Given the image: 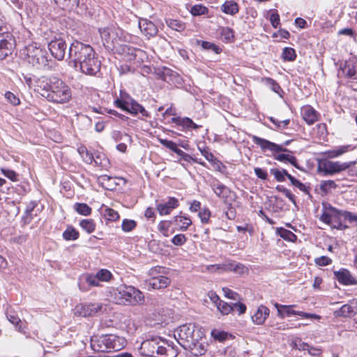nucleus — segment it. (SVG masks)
Wrapping results in <instances>:
<instances>
[{"label":"nucleus","mask_w":357,"mask_h":357,"mask_svg":"<svg viewBox=\"0 0 357 357\" xmlns=\"http://www.w3.org/2000/svg\"><path fill=\"white\" fill-rule=\"evenodd\" d=\"M38 88L41 96L48 101L65 104L72 98V91L70 86L62 79L56 77H43L38 80Z\"/></svg>","instance_id":"obj_1"},{"label":"nucleus","mask_w":357,"mask_h":357,"mask_svg":"<svg viewBox=\"0 0 357 357\" xmlns=\"http://www.w3.org/2000/svg\"><path fill=\"white\" fill-rule=\"evenodd\" d=\"M141 354L149 357H176L177 351L160 337L144 340L140 347Z\"/></svg>","instance_id":"obj_2"},{"label":"nucleus","mask_w":357,"mask_h":357,"mask_svg":"<svg viewBox=\"0 0 357 357\" xmlns=\"http://www.w3.org/2000/svg\"><path fill=\"white\" fill-rule=\"evenodd\" d=\"M114 298L118 304L129 306L142 305L145 301L141 290L126 284H121L114 290Z\"/></svg>","instance_id":"obj_3"},{"label":"nucleus","mask_w":357,"mask_h":357,"mask_svg":"<svg viewBox=\"0 0 357 357\" xmlns=\"http://www.w3.org/2000/svg\"><path fill=\"white\" fill-rule=\"evenodd\" d=\"M126 344L125 338L114 335H93L91 338V347L95 352L119 351Z\"/></svg>","instance_id":"obj_4"},{"label":"nucleus","mask_w":357,"mask_h":357,"mask_svg":"<svg viewBox=\"0 0 357 357\" xmlns=\"http://www.w3.org/2000/svg\"><path fill=\"white\" fill-rule=\"evenodd\" d=\"M95 54H96L91 45L77 40L73 42L68 47V57L74 63L75 67H79L84 62L87 63L89 58Z\"/></svg>","instance_id":"obj_5"},{"label":"nucleus","mask_w":357,"mask_h":357,"mask_svg":"<svg viewBox=\"0 0 357 357\" xmlns=\"http://www.w3.org/2000/svg\"><path fill=\"white\" fill-rule=\"evenodd\" d=\"M112 278L113 275L109 270L101 268L96 273L83 275L79 280V289L85 292L89 290V287H100L101 282H109Z\"/></svg>","instance_id":"obj_6"},{"label":"nucleus","mask_w":357,"mask_h":357,"mask_svg":"<svg viewBox=\"0 0 357 357\" xmlns=\"http://www.w3.org/2000/svg\"><path fill=\"white\" fill-rule=\"evenodd\" d=\"M114 105L132 115L141 114L143 117H150V113L127 93H121V98L115 100Z\"/></svg>","instance_id":"obj_7"},{"label":"nucleus","mask_w":357,"mask_h":357,"mask_svg":"<svg viewBox=\"0 0 357 357\" xmlns=\"http://www.w3.org/2000/svg\"><path fill=\"white\" fill-rule=\"evenodd\" d=\"M355 161L342 162L340 161L324 160L321 162L317 168L319 173L324 176H332L347 170L350 166L354 165Z\"/></svg>","instance_id":"obj_8"},{"label":"nucleus","mask_w":357,"mask_h":357,"mask_svg":"<svg viewBox=\"0 0 357 357\" xmlns=\"http://www.w3.org/2000/svg\"><path fill=\"white\" fill-rule=\"evenodd\" d=\"M26 54L28 62L33 66H45L48 63L46 51L38 47L36 44L29 45L26 47Z\"/></svg>","instance_id":"obj_9"},{"label":"nucleus","mask_w":357,"mask_h":357,"mask_svg":"<svg viewBox=\"0 0 357 357\" xmlns=\"http://www.w3.org/2000/svg\"><path fill=\"white\" fill-rule=\"evenodd\" d=\"M196 326L194 324L189 323L183 324L178 328L176 334L178 338V343L183 346L190 347L191 344H195L198 337L195 336Z\"/></svg>","instance_id":"obj_10"},{"label":"nucleus","mask_w":357,"mask_h":357,"mask_svg":"<svg viewBox=\"0 0 357 357\" xmlns=\"http://www.w3.org/2000/svg\"><path fill=\"white\" fill-rule=\"evenodd\" d=\"M337 76L349 79H357V57L351 56L340 65Z\"/></svg>","instance_id":"obj_11"},{"label":"nucleus","mask_w":357,"mask_h":357,"mask_svg":"<svg viewBox=\"0 0 357 357\" xmlns=\"http://www.w3.org/2000/svg\"><path fill=\"white\" fill-rule=\"evenodd\" d=\"M100 303H80L75 306L74 313L81 317H93L96 315L102 309Z\"/></svg>","instance_id":"obj_12"},{"label":"nucleus","mask_w":357,"mask_h":357,"mask_svg":"<svg viewBox=\"0 0 357 357\" xmlns=\"http://www.w3.org/2000/svg\"><path fill=\"white\" fill-rule=\"evenodd\" d=\"M68 46L65 40L61 38L52 40L48 44L51 54L58 61H62L64 59Z\"/></svg>","instance_id":"obj_13"},{"label":"nucleus","mask_w":357,"mask_h":357,"mask_svg":"<svg viewBox=\"0 0 357 357\" xmlns=\"http://www.w3.org/2000/svg\"><path fill=\"white\" fill-rule=\"evenodd\" d=\"M252 142L260 146L262 151H271L272 152L280 153L288 151L287 149L283 148L282 146L270 142L266 139L252 135L251 137Z\"/></svg>","instance_id":"obj_14"},{"label":"nucleus","mask_w":357,"mask_h":357,"mask_svg":"<svg viewBox=\"0 0 357 357\" xmlns=\"http://www.w3.org/2000/svg\"><path fill=\"white\" fill-rule=\"evenodd\" d=\"M101 62L96 54L79 67L80 71L87 75H96L100 70Z\"/></svg>","instance_id":"obj_15"},{"label":"nucleus","mask_w":357,"mask_h":357,"mask_svg":"<svg viewBox=\"0 0 357 357\" xmlns=\"http://www.w3.org/2000/svg\"><path fill=\"white\" fill-rule=\"evenodd\" d=\"M171 283V279L167 276L149 278L144 282V288L149 291L160 290L167 288Z\"/></svg>","instance_id":"obj_16"},{"label":"nucleus","mask_w":357,"mask_h":357,"mask_svg":"<svg viewBox=\"0 0 357 357\" xmlns=\"http://www.w3.org/2000/svg\"><path fill=\"white\" fill-rule=\"evenodd\" d=\"M79 151L82 158H83V160L85 162L88 164H92V162H94L96 165L105 169H107L109 167V160L106 157H103L102 160L98 162V159L100 158V156L96 155V158H94L93 154L89 152L86 148H82Z\"/></svg>","instance_id":"obj_17"},{"label":"nucleus","mask_w":357,"mask_h":357,"mask_svg":"<svg viewBox=\"0 0 357 357\" xmlns=\"http://www.w3.org/2000/svg\"><path fill=\"white\" fill-rule=\"evenodd\" d=\"M138 25L142 34H144L147 39L155 36L158 32L157 26L147 19H139Z\"/></svg>","instance_id":"obj_18"},{"label":"nucleus","mask_w":357,"mask_h":357,"mask_svg":"<svg viewBox=\"0 0 357 357\" xmlns=\"http://www.w3.org/2000/svg\"><path fill=\"white\" fill-rule=\"evenodd\" d=\"M334 275L341 284L347 286L357 284V280L346 268H341L339 271H334Z\"/></svg>","instance_id":"obj_19"},{"label":"nucleus","mask_w":357,"mask_h":357,"mask_svg":"<svg viewBox=\"0 0 357 357\" xmlns=\"http://www.w3.org/2000/svg\"><path fill=\"white\" fill-rule=\"evenodd\" d=\"M178 206V200L175 197H169L167 202L157 204L156 209L160 215H166Z\"/></svg>","instance_id":"obj_20"},{"label":"nucleus","mask_w":357,"mask_h":357,"mask_svg":"<svg viewBox=\"0 0 357 357\" xmlns=\"http://www.w3.org/2000/svg\"><path fill=\"white\" fill-rule=\"evenodd\" d=\"M357 313V304L347 303L334 312L336 317H351Z\"/></svg>","instance_id":"obj_21"},{"label":"nucleus","mask_w":357,"mask_h":357,"mask_svg":"<svg viewBox=\"0 0 357 357\" xmlns=\"http://www.w3.org/2000/svg\"><path fill=\"white\" fill-rule=\"evenodd\" d=\"M296 305H284L282 306V314H285L287 317H290L291 315H299L300 317L305 319H320L319 315L315 314L307 313L302 311H298L293 310Z\"/></svg>","instance_id":"obj_22"},{"label":"nucleus","mask_w":357,"mask_h":357,"mask_svg":"<svg viewBox=\"0 0 357 357\" xmlns=\"http://www.w3.org/2000/svg\"><path fill=\"white\" fill-rule=\"evenodd\" d=\"M301 114L303 119L308 125H312L318 120L317 112L310 105L303 107L301 109Z\"/></svg>","instance_id":"obj_23"},{"label":"nucleus","mask_w":357,"mask_h":357,"mask_svg":"<svg viewBox=\"0 0 357 357\" xmlns=\"http://www.w3.org/2000/svg\"><path fill=\"white\" fill-rule=\"evenodd\" d=\"M270 310L269 309L261 305L257 308V310L252 317V321L257 325H261L264 323L267 317L269 316Z\"/></svg>","instance_id":"obj_24"},{"label":"nucleus","mask_w":357,"mask_h":357,"mask_svg":"<svg viewBox=\"0 0 357 357\" xmlns=\"http://www.w3.org/2000/svg\"><path fill=\"white\" fill-rule=\"evenodd\" d=\"M354 147L351 144L339 146L325 152V155L329 158H335L352 151Z\"/></svg>","instance_id":"obj_25"},{"label":"nucleus","mask_w":357,"mask_h":357,"mask_svg":"<svg viewBox=\"0 0 357 357\" xmlns=\"http://www.w3.org/2000/svg\"><path fill=\"white\" fill-rule=\"evenodd\" d=\"M100 34L104 45L107 46L109 47H110V45L114 46L116 40L114 38V30L106 28L102 30H100Z\"/></svg>","instance_id":"obj_26"},{"label":"nucleus","mask_w":357,"mask_h":357,"mask_svg":"<svg viewBox=\"0 0 357 357\" xmlns=\"http://www.w3.org/2000/svg\"><path fill=\"white\" fill-rule=\"evenodd\" d=\"M13 48V43L4 39L3 36L0 34V60H3L9 54H11Z\"/></svg>","instance_id":"obj_27"},{"label":"nucleus","mask_w":357,"mask_h":357,"mask_svg":"<svg viewBox=\"0 0 357 357\" xmlns=\"http://www.w3.org/2000/svg\"><path fill=\"white\" fill-rule=\"evenodd\" d=\"M6 317L13 324L16 329L22 333H26V327L22 326V321L15 312L7 310Z\"/></svg>","instance_id":"obj_28"},{"label":"nucleus","mask_w":357,"mask_h":357,"mask_svg":"<svg viewBox=\"0 0 357 357\" xmlns=\"http://www.w3.org/2000/svg\"><path fill=\"white\" fill-rule=\"evenodd\" d=\"M211 188L214 193L221 199H226L228 197L229 190L224 184L216 182L211 184Z\"/></svg>","instance_id":"obj_29"},{"label":"nucleus","mask_w":357,"mask_h":357,"mask_svg":"<svg viewBox=\"0 0 357 357\" xmlns=\"http://www.w3.org/2000/svg\"><path fill=\"white\" fill-rule=\"evenodd\" d=\"M328 208L331 211L333 212L335 215L343 216L346 220H349L350 222H355L356 225H357V214H354L347 211H341L332 206H328Z\"/></svg>","instance_id":"obj_30"},{"label":"nucleus","mask_w":357,"mask_h":357,"mask_svg":"<svg viewBox=\"0 0 357 357\" xmlns=\"http://www.w3.org/2000/svg\"><path fill=\"white\" fill-rule=\"evenodd\" d=\"M221 10L230 15H234L239 11V6L238 3L233 1H226L221 6Z\"/></svg>","instance_id":"obj_31"},{"label":"nucleus","mask_w":357,"mask_h":357,"mask_svg":"<svg viewBox=\"0 0 357 357\" xmlns=\"http://www.w3.org/2000/svg\"><path fill=\"white\" fill-rule=\"evenodd\" d=\"M328 206H331V205L328 204H323V207L324 208V211L321 215L319 220L321 222H323L327 225H331L333 220L334 219L339 218L340 215H335L333 212L331 211L328 208Z\"/></svg>","instance_id":"obj_32"},{"label":"nucleus","mask_w":357,"mask_h":357,"mask_svg":"<svg viewBox=\"0 0 357 357\" xmlns=\"http://www.w3.org/2000/svg\"><path fill=\"white\" fill-rule=\"evenodd\" d=\"M118 51L127 60L130 61L135 59L137 50L130 45H122Z\"/></svg>","instance_id":"obj_33"},{"label":"nucleus","mask_w":357,"mask_h":357,"mask_svg":"<svg viewBox=\"0 0 357 357\" xmlns=\"http://www.w3.org/2000/svg\"><path fill=\"white\" fill-rule=\"evenodd\" d=\"M234 264H235V261H228L222 264L209 265L206 267V268L208 271L211 272L232 271Z\"/></svg>","instance_id":"obj_34"},{"label":"nucleus","mask_w":357,"mask_h":357,"mask_svg":"<svg viewBox=\"0 0 357 357\" xmlns=\"http://www.w3.org/2000/svg\"><path fill=\"white\" fill-rule=\"evenodd\" d=\"M276 234L282 238L289 242L294 243L297 240V236L292 231L283 227L277 228Z\"/></svg>","instance_id":"obj_35"},{"label":"nucleus","mask_w":357,"mask_h":357,"mask_svg":"<svg viewBox=\"0 0 357 357\" xmlns=\"http://www.w3.org/2000/svg\"><path fill=\"white\" fill-rule=\"evenodd\" d=\"M337 185L333 180L321 181L319 185V189L322 195H326L330 193L332 190L336 189Z\"/></svg>","instance_id":"obj_36"},{"label":"nucleus","mask_w":357,"mask_h":357,"mask_svg":"<svg viewBox=\"0 0 357 357\" xmlns=\"http://www.w3.org/2000/svg\"><path fill=\"white\" fill-rule=\"evenodd\" d=\"M174 222L179 226L180 230L181 231H186L188 227L192 224L190 218L181 215L174 217Z\"/></svg>","instance_id":"obj_37"},{"label":"nucleus","mask_w":357,"mask_h":357,"mask_svg":"<svg viewBox=\"0 0 357 357\" xmlns=\"http://www.w3.org/2000/svg\"><path fill=\"white\" fill-rule=\"evenodd\" d=\"M270 172L274 176L275 180L278 182H283L285 181L286 177L289 179V176H291L284 169H279L277 168H272L271 169Z\"/></svg>","instance_id":"obj_38"},{"label":"nucleus","mask_w":357,"mask_h":357,"mask_svg":"<svg viewBox=\"0 0 357 357\" xmlns=\"http://www.w3.org/2000/svg\"><path fill=\"white\" fill-rule=\"evenodd\" d=\"M167 269L163 266H156L151 268L148 271L149 278H155L166 276Z\"/></svg>","instance_id":"obj_39"},{"label":"nucleus","mask_w":357,"mask_h":357,"mask_svg":"<svg viewBox=\"0 0 357 357\" xmlns=\"http://www.w3.org/2000/svg\"><path fill=\"white\" fill-rule=\"evenodd\" d=\"M274 158L278 161L284 162H289L292 165H294L296 168H299L298 165L297 163V159L295 156L289 155V154H284L280 153L277 155L274 156Z\"/></svg>","instance_id":"obj_40"},{"label":"nucleus","mask_w":357,"mask_h":357,"mask_svg":"<svg viewBox=\"0 0 357 357\" xmlns=\"http://www.w3.org/2000/svg\"><path fill=\"white\" fill-rule=\"evenodd\" d=\"M37 206V203L34 201L30 202L25 209L24 215L22 217V220L24 224H29L33 219L32 212Z\"/></svg>","instance_id":"obj_41"},{"label":"nucleus","mask_w":357,"mask_h":357,"mask_svg":"<svg viewBox=\"0 0 357 357\" xmlns=\"http://www.w3.org/2000/svg\"><path fill=\"white\" fill-rule=\"evenodd\" d=\"M62 235L63 238L66 241H75L79 236V232L70 225L67 227Z\"/></svg>","instance_id":"obj_42"},{"label":"nucleus","mask_w":357,"mask_h":357,"mask_svg":"<svg viewBox=\"0 0 357 357\" xmlns=\"http://www.w3.org/2000/svg\"><path fill=\"white\" fill-rule=\"evenodd\" d=\"M63 9L71 10L78 6L79 0H54Z\"/></svg>","instance_id":"obj_43"},{"label":"nucleus","mask_w":357,"mask_h":357,"mask_svg":"<svg viewBox=\"0 0 357 357\" xmlns=\"http://www.w3.org/2000/svg\"><path fill=\"white\" fill-rule=\"evenodd\" d=\"M197 44L200 45L203 49L213 51L216 54H220L222 52V50L218 45L211 42L197 40Z\"/></svg>","instance_id":"obj_44"},{"label":"nucleus","mask_w":357,"mask_h":357,"mask_svg":"<svg viewBox=\"0 0 357 357\" xmlns=\"http://www.w3.org/2000/svg\"><path fill=\"white\" fill-rule=\"evenodd\" d=\"M295 346L299 350H307L312 356H319L321 354V349L312 347L306 343L300 342L298 345L297 343H295Z\"/></svg>","instance_id":"obj_45"},{"label":"nucleus","mask_w":357,"mask_h":357,"mask_svg":"<svg viewBox=\"0 0 357 357\" xmlns=\"http://www.w3.org/2000/svg\"><path fill=\"white\" fill-rule=\"evenodd\" d=\"M74 209L80 215H89L91 213V208L85 203H76Z\"/></svg>","instance_id":"obj_46"},{"label":"nucleus","mask_w":357,"mask_h":357,"mask_svg":"<svg viewBox=\"0 0 357 357\" xmlns=\"http://www.w3.org/2000/svg\"><path fill=\"white\" fill-rule=\"evenodd\" d=\"M79 226L88 234L93 232L96 228V225L92 219H85L81 220L79 222Z\"/></svg>","instance_id":"obj_47"},{"label":"nucleus","mask_w":357,"mask_h":357,"mask_svg":"<svg viewBox=\"0 0 357 357\" xmlns=\"http://www.w3.org/2000/svg\"><path fill=\"white\" fill-rule=\"evenodd\" d=\"M282 58L285 61H293L296 58V54L294 49L291 47H284L282 50Z\"/></svg>","instance_id":"obj_48"},{"label":"nucleus","mask_w":357,"mask_h":357,"mask_svg":"<svg viewBox=\"0 0 357 357\" xmlns=\"http://www.w3.org/2000/svg\"><path fill=\"white\" fill-rule=\"evenodd\" d=\"M219 33L222 37V40L225 42H230L234 38V33L231 29L229 27H220Z\"/></svg>","instance_id":"obj_49"},{"label":"nucleus","mask_w":357,"mask_h":357,"mask_svg":"<svg viewBox=\"0 0 357 357\" xmlns=\"http://www.w3.org/2000/svg\"><path fill=\"white\" fill-rule=\"evenodd\" d=\"M289 180L290 181L292 185L298 188L301 191L303 192L304 193L310 195L309 187L306 186L304 183H301L300 181L294 178L293 176H289Z\"/></svg>","instance_id":"obj_50"},{"label":"nucleus","mask_w":357,"mask_h":357,"mask_svg":"<svg viewBox=\"0 0 357 357\" xmlns=\"http://www.w3.org/2000/svg\"><path fill=\"white\" fill-rule=\"evenodd\" d=\"M190 119L188 117H173L172 118V122L176 123L178 126H181L183 129H189V124L190 123Z\"/></svg>","instance_id":"obj_51"},{"label":"nucleus","mask_w":357,"mask_h":357,"mask_svg":"<svg viewBox=\"0 0 357 357\" xmlns=\"http://www.w3.org/2000/svg\"><path fill=\"white\" fill-rule=\"evenodd\" d=\"M208 8L206 6L201 4L195 5L190 9V13L193 16L206 15L208 13Z\"/></svg>","instance_id":"obj_52"},{"label":"nucleus","mask_w":357,"mask_h":357,"mask_svg":"<svg viewBox=\"0 0 357 357\" xmlns=\"http://www.w3.org/2000/svg\"><path fill=\"white\" fill-rule=\"evenodd\" d=\"M167 24L172 29L177 31H182L185 28V24L177 20H169L167 21Z\"/></svg>","instance_id":"obj_53"},{"label":"nucleus","mask_w":357,"mask_h":357,"mask_svg":"<svg viewBox=\"0 0 357 357\" xmlns=\"http://www.w3.org/2000/svg\"><path fill=\"white\" fill-rule=\"evenodd\" d=\"M104 216L109 221H116L119 219L120 216L117 211L113 208L107 207L104 210Z\"/></svg>","instance_id":"obj_54"},{"label":"nucleus","mask_w":357,"mask_h":357,"mask_svg":"<svg viewBox=\"0 0 357 357\" xmlns=\"http://www.w3.org/2000/svg\"><path fill=\"white\" fill-rule=\"evenodd\" d=\"M264 81L266 84L268 85L273 91L279 94L281 96L280 91H282V90L280 86L274 79L268 77L266 78Z\"/></svg>","instance_id":"obj_55"},{"label":"nucleus","mask_w":357,"mask_h":357,"mask_svg":"<svg viewBox=\"0 0 357 357\" xmlns=\"http://www.w3.org/2000/svg\"><path fill=\"white\" fill-rule=\"evenodd\" d=\"M137 226V222L133 220L124 219L122 222L121 228L125 232L131 231Z\"/></svg>","instance_id":"obj_56"},{"label":"nucleus","mask_w":357,"mask_h":357,"mask_svg":"<svg viewBox=\"0 0 357 357\" xmlns=\"http://www.w3.org/2000/svg\"><path fill=\"white\" fill-rule=\"evenodd\" d=\"M217 308L220 312V313L224 315L229 314L233 310L232 303L228 304L227 303L223 301L219 303V305L217 306Z\"/></svg>","instance_id":"obj_57"},{"label":"nucleus","mask_w":357,"mask_h":357,"mask_svg":"<svg viewBox=\"0 0 357 357\" xmlns=\"http://www.w3.org/2000/svg\"><path fill=\"white\" fill-rule=\"evenodd\" d=\"M198 216L203 224H206L208 223L209 222L210 218L211 216V213L208 208H204L200 210V211L198 213Z\"/></svg>","instance_id":"obj_58"},{"label":"nucleus","mask_w":357,"mask_h":357,"mask_svg":"<svg viewBox=\"0 0 357 357\" xmlns=\"http://www.w3.org/2000/svg\"><path fill=\"white\" fill-rule=\"evenodd\" d=\"M276 190L278 192H282L284 195L294 204H296V199L294 195L291 193V192L286 188L283 185H277L275 188Z\"/></svg>","instance_id":"obj_59"},{"label":"nucleus","mask_w":357,"mask_h":357,"mask_svg":"<svg viewBox=\"0 0 357 357\" xmlns=\"http://www.w3.org/2000/svg\"><path fill=\"white\" fill-rule=\"evenodd\" d=\"M211 336L219 342H223L227 338L228 333L222 331L213 329L211 331Z\"/></svg>","instance_id":"obj_60"},{"label":"nucleus","mask_w":357,"mask_h":357,"mask_svg":"<svg viewBox=\"0 0 357 357\" xmlns=\"http://www.w3.org/2000/svg\"><path fill=\"white\" fill-rule=\"evenodd\" d=\"M186 240L187 238L184 234H179L172 238V243L175 245L181 246L186 242Z\"/></svg>","instance_id":"obj_61"},{"label":"nucleus","mask_w":357,"mask_h":357,"mask_svg":"<svg viewBox=\"0 0 357 357\" xmlns=\"http://www.w3.org/2000/svg\"><path fill=\"white\" fill-rule=\"evenodd\" d=\"M314 262L317 265L321 266H325L332 263V259L326 256H321L314 259Z\"/></svg>","instance_id":"obj_62"},{"label":"nucleus","mask_w":357,"mask_h":357,"mask_svg":"<svg viewBox=\"0 0 357 357\" xmlns=\"http://www.w3.org/2000/svg\"><path fill=\"white\" fill-rule=\"evenodd\" d=\"M1 172L5 176H6L13 181H15L17 180V174L15 171L8 169L1 168Z\"/></svg>","instance_id":"obj_63"},{"label":"nucleus","mask_w":357,"mask_h":357,"mask_svg":"<svg viewBox=\"0 0 357 357\" xmlns=\"http://www.w3.org/2000/svg\"><path fill=\"white\" fill-rule=\"evenodd\" d=\"M170 227V222L162 220L158 225V230L165 236H167V232Z\"/></svg>","instance_id":"obj_64"}]
</instances>
